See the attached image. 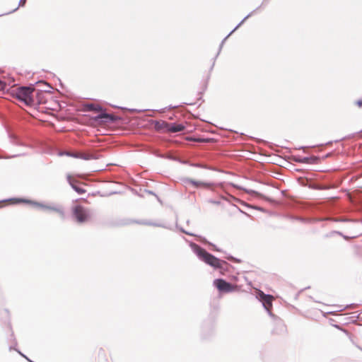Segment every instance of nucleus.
<instances>
[{
  "instance_id": "obj_1",
  "label": "nucleus",
  "mask_w": 362,
  "mask_h": 362,
  "mask_svg": "<svg viewBox=\"0 0 362 362\" xmlns=\"http://www.w3.org/2000/svg\"><path fill=\"white\" fill-rule=\"evenodd\" d=\"M189 245L193 252L197 255L200 261L213 267L214 269H219L221 272L223 270H224L223 265H228V263L226 261L221 260L219 258L215 257L214 255L207 252L200 245L193 242H189Z\"/></svg>"
},
{
  "instance_id": "obj_2",
  "label": "nucleus",
  "mask_w": 362,
  "mask_h": 362,
  "mask_svg": "<svg viewBox=\"0 0 362 362\" xmlns=\"http://www.w3.org/2000/svg\"><path fill=\"white\" fill-rule=\"evenodd\" d=\"M35 90L34 84L29 86H21L16 90L14 95L16 99L24 103L28 106L34 105L35 100L33 95Z\"/></svg>"
},
{
  "instance_id": "obj_3",
  "label": "nucleus",
  "mask_w": 362,
  "mask_h": 362,
  "mask_svg": "<svg viewBox=\"0 0 362 362\" xmlns=\"http://www.w3.org/2000/svg\"><path fill=\"white\" fill-rule=\"evenodd\" d=\"M257 298L262 303V306L267 310L269 315L272 317L274 320H278V322L284 327L282 325L281 320L279 319L276 316H275L271 311L272 308V300L273 296L269 294H266L263 291L259 290L257 293Z\"/></svg>"
},
{
  "instance_id": "obj_4",
  "label": "nucleus",
  "mask_w": 362,
  "mask_h": 362,
  "mask_svg": "<svg viewBox=\"0 0 362 362\" xmlns=\"http://www.w3.org/2000/svg\"><path fill=\"white\" fill-rule=\"evenodd\" d=\"M71 215L72 218L78 223L86 222L90 216L89 210L79 204L72 206Z\"/></svg>"
},
{
  "instance_id": "obj_5",
  "label": "nucleus",
  "mask_w": 362,
  "mask_h": 362,
  "mask_svg": "<svg viewBox=\"0 0 362 362\" xmlns=\"http://www.w3.org/2000/svg\"><path fill=\"white\" fill-rule=\"evenodd\" d=\"M16 201L19 203L20 202L27 203V204H32L35 206L43 209H47V210H50L52 211H55V212L58 213L62 218H64L65 217V213H64L63 207H62V206H48V205L44 204L40 202H37L35 201L26 199H21V198L16 199Z\"/></svg>"
},
{
  "instance_id": "obj_6",
  "label": "nucleus",
  "mask_w": 362,
  "mask_h": 362,
  "mask_svg": "<svg viewBox=\"0 0 362 362\" xmlns=\"http://www.w3.org/2000/svg\"><path fill=\"white\" fill-rule=\"evenodd\" d=\"M119 119L118 116L106 112L105 108L93 117V120L98 124L115 123Z\"/></svg>"
},
{
  "instance_id": "obj_7",
  "label": "nucleus",
  "mask_w": 362,
  "mask_h": 362,
  "mask_svg": "<svg viewBox=\"0 0 362 362\" xmlns=\"http://www.w3.org/2000/svg\"><path fill=\"white\" fill-rule=\"evenodd\" d=\"M213 284L220 293H231L235 291L236 288V286L223 279H215Z\"/></svg>"
},
{
  "instance_id": "obj_8",
  "label": "nucleus",
  "mask_w": 362,
  "mask_h": 362,
  "mask_svg": "<svg viewBox=\"0 0 362 362\" xmlns=\"http://www.w3.org/2000/svg\"><path fill=\"white\" fill-rule=\"evenodd\" d=\"M256 10H253L252 11H251L250 13H249L235 28L233 30H232L229 33L228 35L225 37L223 40L221 41L220 45H219V48H218V51L216 54V55L215 56V57L214 58V62H213V64L211 66V69H212L214 66V64H215V61L216 59V58L218 57V56L219 55L221 49H222V47L223 46V44L225 43L226 40L228 39V37L235 31L236 30L247 18H249L250 17H251L252 16V13L255 11Z\"/></svg>"
},
{
  "instance_id": "obj_9",
  "label": "nucleus",
  "mask_w": 362,
  "mask_h": 362,
  "mask_svg": "<svg viewBox=\"0 0 362 362\" xmlns=\"http://www.w3.org/2000/svg\"><path fill=\"white\" fill-rule=\"evenodd\" d=\"M215 325L214 322L205 321L202 326V337L209 339L214 333Z\"/></svg>"
},
{
  "instance_id": "obj_10",
  "label": "nucleus",
  "mask_w": 362,
  "mask_h": 362,
  "mask_svg": "<svg viewBox=\"0 0 362 362\" xmlns=\"http://www.w3.org/2000/svg\"><path fill=\"white\" fill-rule=\"evenodd\" d=\"M185 127L182 124H179L176 122L168 123L167 132L177 133L182 132L183 130H185Z\"/></svg>"
},
{
  "instance_id": "obj_11",
  "label": "nucleus",
  "mask_w": 362,
  "mask_h": 362,
  "mask_svg": "<svg viewBox=\"0 0 362 362\" xmlns=\"http://www.w3.org/2000/svg\"><path fill=\"white\" fill-rule=\"evenodd\" d=\"M67 181L69 182V185L71 186L72 189L76 192L78 194H83L86 192V190L81 187H79L77 185V181L74 180L71 175H67Z\"/></svg>"
},
{
  "instance_id": "obj_12",
  "label": "nucleus",
  "mask_w": 362,
  "mask_h": 362,
  "mask_svg": "<svg viewBox=\"0 0 362 362\" xmlns=\"http://www.w3.org/2000/svg\"><path fill=\"white\" fill-rule=\"evenodd\" d=\"M183 182L185 183H189L192 185L195 186L196 187H209L212 185V183L211 182H205L202 181H197L191 178H184Z\"/></svg>"
},
{
  "instance_id": "obj_13",
  "label": "nucleus",
  "mask_w": 362,
  "mask_h": 362,
  "mask_svg": "<svg viewBox=\"0 0 362 362\" xmlns=\"http://www.w3.org/2000/svg\"><path fill=\"white\" fill-rule=\"evenodd\" d=\"M168 123L165 121H160V120H153L152 124H153V128L157 132H161L163 131L165 132H167L168 129Z\"/></svg>"
},
{
  "instance_id": "obj_14",
  "label": "nucleus",
  "mask_w": 362,
  "mask_h": 362,
  "mask_svg": "<svg viewBox=\"0 0 362 362\" xmlns=\"http://www.w3.org/2000/svg\"><path fill=\"white\" fill-rule=\"evenodd\" d=\"M77 158H81L85 160L98 159V156L95 153H84V152H77Z\"/></svg>"
},
{
  "instance_id": "obj_15",
  "label": "nucleus",
  "mask_w": 362,
  "mask_h": 362,
  "mask_svg": "<svg viewBox=\"0 0 362 362\" xmlns=\"http://www.w3.org/2000/svg\"><path fill=\"white\" fill-rule=\"evenodd\" d=\"M85 108L88 111H92L95 112H100L101 110H104V107L101 105L95 103H88L85 105Z\"/></svg>"
},
{
  "instance_id": "obj_16",
  "label": "nucleus",
  "mask_w": 362,
  "mask_h": 362,
  "mask_svg": "<svg viewBox=\"0 0 362 362\" xmlns=\"http://www.w3.org/2000/svg\"><path fill=\"white\" fill-rule=\"evenodd\" d=\"M318 158L315 156H310V157H303L298 159H296V161L301 163H306V164H313L317 162Z\"/></svg>"
},
{
  "instance_id": "obj_17",
  "label": "nucleus",
  "mask_w": 362,
  "mask_h": 362,
  "mask_svg": "<svg viewBox=\"0 0 362 362\" xmlns=\"http://www.w3.org/2000/svg\"><path fill=\"white\" fill-rule=\"evenodd\" d=\"M59 156H67L72 158H77V152H70V151H60L59 153Z\"/></svg>"
},
{
  "instance_id": "obj_18",
  "label": "nucleus",
  "mask_w": 362,
  "mask_h": 362,
  "mask_svg": "<svg viewBox=\"0 0 362 362\" xmlns=\"http://www.w3.org/2000/svg\"><path fill=\"white\" fill-rule=\"evenodd\" d=\"M138 223H141V224L148 225V226H157V227H164V226L162 225V224L156 223H153V222H150V221H142V222H138Z\"/></svg>"
},
{
  "instance_id": "obj_19",
  "label": "nucleus",
  "mask_w": 362,
  "mask_h": 362,
  "mask_svg": "<svg viewBox=\"0 0 362 362\" xmlns=\"http://www.w3.org/2000/svg\"><path fill=\"white\" fill-rule=\"evenodd\" d=\"M144 192H145V193H146V194H151V195H153V196H155V197L157 198V199H158V201H160V198L158 197V195H157L154 192H153L152 190H150V189H144Z\"/></svg>"
},
{
  "instance_id": "obj_20",
  "label": "nucleus",
  "mask_w": 362,
  "mask_h": 362,
  "mask_svg": "<svg viewBox=\"0 0 362 362\" xmlns=\"http://www.w3.org/2000/svg\"><path fill=\"white\" fill-rule=\"evenodd\" d=\"M25 3H26V0H20V1H19V3H18V6L17 8H16L15 9H13V10L12 11H11L10 13L15 12L16 11H17V9L18 8V7L25 6Z\"/></svg>"
},
{
  "instance_id": "obj_21",
  "label": "nucleus",
  "mask_w": 362,
  "mask_h": 362,
  "mask_svg": "<svg viewBox=\"0 0 362 362\" xmlns=\"http://www.w3.org/2000/svg\"><path fill=\"white\" fill-rule=\"evenodd\" d=\"M226 258L229 260L233 261V262H237V263L240 262V259H239L236 257H234L232 255H228Z\"/></svg>"
},
{
  "instance_id": "obj_22",
  "label": "nucleus",
  "mask_w": 362,
  "mask_h": 362,
  "mask_svg": "<svg viewBox=\"0 0 362 362\" xmlns=\"http://www.w3.org/2000/svg\"><path fill=\"white\" fill-rule=\"evenodd\" d=\"M247 194H255V195H259V193H258L257 192H256L255 190H253V189H243Z\"/></svg>"
},
{
  "instance_id": "obj_23",
  "label": "nucleus",
  "mask_w": 362,
  "mask_h": 362,
  "mask_svg": "<svg viewBox=\"0 0 362 362\" xmlns=\"http://www.w3.org/2000/svg\"><path fill=\"white\" fill-rule=\"evenodd\" d=\"M10 138H11V140L12 143H13L14 144H18L19 141H18V139H17L16 136H15L14 135L11 134L10 135Z\"/></svg>"
},
{
  "instance_id": "obj_24",
  "label": "nucleus",
  "mask_w": 362,
  "mask_h": 362,
  "mask_svg": "<svg viewBox=\"0 0 362 362\" xmlns=\"http://www.w3.org/2000/svg\"><path fill=\"white\" fill-rule=\"evenodd\" d=\"M334 233L338 234V235H339L342 236L345 240H349V237H348V236H346V235H343V234H342L341 232H339V231H332V232L331 233V234H334Z\"/></svg>"
},
{
  "instance_id": "obj_25",
  "label": "nucleus",
  "mask_w": 362,
  "mask_h": 362,
  "mask_svg": "<svg viewBox=\"0 0 362 362\" xmlns=\"http://www.w3.org/2000/svg\"><path fill=\"white\" fill-rule=\"evenodd\" d=\"M356 307V304L354 303H351L349 305H346L345 307H344L343 308H341L340 310H346V309H348V308H354Z\"/></svg>"
},
{
  "instance_id": "obj_26",
  "label": "nucleus",
  "mask_w": 362,
  "mask_h": 362,
  "mask_svg": "<svg viewBox=\"0 0 362 362\" xmlns=\"http://www.w3.org/2000/svg\"><path fill=\"white\" fill-rule=\"evenodd\" d=\"M180 231L182 232L183 233H185L188 235H190V236H195V235L194 233H189L188 231H186L184 228H180Z\"/></svg>"
},
{
  "instance_id": "obj_27",
  "label": "nucleus",
  "mask_w": 362,
  "mask_h": 362,
  "mask_svg": "<svg viewBox=\"0 0 362 362\" xmlns=\"http://www.w3.org/2000/svg\"><path fill=\"white\" fill-rule=\"evenodd\" d=\"M180 231L182 232L183 233H185L188 235H190V236H195V235L194 233H189L188 231H186L184 228H180Z\"/></svg>"
},
{
  "instance_id": "obj_28",
  "label": "nucleus",
  "mask_w": 362,
  "mask_h": 362,
  "mask_svg": "<svg viewBox=\"0 0 362 362\" xmlns=\"http://www.w3.org/2000/svg\"><path fill=\"white\" fill-rule=\"evenodd\" d=\"M355 105H356L358 107H362V98L355 101Z\"/></svg>"
},
{
  "instance_id": "obj_29",
  "label": "nucleus",
  "mask_w": 362,
  "mask_h": 362,
  "mask_svg": "<svg viewBox=\"0 0 362 362\" xmlns=\"http://www.w3.org/2000/svg\"><path fill=\"white\" fill-rule=\"evenodd\" d=\"M131 112H141L145 111L144 110H137V109H131Z\"/></svg>"
},
{
  "instance_id": "obj_30",
  "label": "nucleus",
  "mask_w": 362,
  "mask_h": 362,
  "mask_svg": "<svg viewBox=\"0 0 362 362\" xmlns=\"http://www.w3.org/2000/svg\"><path fill=\"white\" fill-rule=\"evenodd\" d=\"M296 219L299 220V221H300L302 222H305L306 221L305 218H301V217H298V218H296Z\"/></svg>"
},
{
  "instance_id": "obj_31",
  "label": "nucleus",
  "mask_w": 362,
  "mask_h": 362,
  "mask_svg": "<svg viewBox=\"0 0 362 362\" xmlns=\"http://www.w3.org/2000/svg\"><path fill=\"white\" fill-rule=\"evenodd\" d=\"M209 245H212V246H213V247H214V250H215V251H219V249H218V248L216 247V245H213L212 243H209Z\"/></svg>"
},
{
  "instance_id": "obj_32",
  "label": "nucleus",
  "mask_w": 362,
  "mask_h": 362,
  "mask_svg": "<svg viewBox=\"0 0 362 362\" xmlns=\"http://www.w3.org/2000/svg\"><path fill=\"white\" fill-rule=\"evenodd\" d=\"M209 202L211 203H213V204H220V202H218V201L210 200Z\"/></svg>"
},
{
  "instance_id": "obj_33",
  "label": "nucleus",
  "mask_w": 362,
  "mask_h": 362,
  "mask_svg": "<svg viewBox=\"0 0 362 362\" xmlns=\"http://www.w3.org/2000/svg\"><path fill=\"white\" fill-rule=\"evenodd\" d=\"M337 221H342V222H346V221H349V220L348 219H339V220H336Z\"/></svg>"
},
{
  "instance_id": "obj_34",
  "label": "nucleus",
  "mask_w": 362,
  "mask_h": 362,
  "mask_svg": "<svg viewBox=\"0 0 362 362\" xmlns=\"http://www.w3.org/2000/svg\"><path fill=\"white\" fill-rule=\"evenodd\" d=\"M263 4H262H262H260V6H258L257 8H255V10H256V11L252 13V15H253V14H254V13H255V12H256V11H257L260 7H261V6H262V5H263Z\"/></svg>"
},
{
  "instance_id": "obj_35",
  "label": "nucleus",
  "mask_w": 362,
  "mask_h": 362,
  "mask_svg": "<svg viewBox=\"0 0 362 362\" xmlns=\"http://www.w3.org/2000/svg\"><path fill=\"white\" fill-rule=\"evenodd\" d=\"M4 85V81H2L0 79V88H2Z\"/></svg>"
},
{
  "instance_id": "obj_36",
  "label": "nucleus",
  "mask_w": 362,
  "mask_h": 362,
  "mask_svg": "<svg viewBox=\"0 0 362 362\" xmlns=\"http://www.w3.org/2000/svg\"><path fill=\"white\" fill-rule=\"evenodd\" d=\"M177 106H172V105H170L169 107H168V110H171V109H173L175 107H177Z\"/></svg>"
},
{
  "instance_id": "obj_37",
  "label": "nucleus",
  "mask_w": 362,
  "mask_h": 362,
  "mask_svg": "<svg viewBox=\"0 0 362 362\" xmlns=\"http://www.w3.org/2000/svg\"><path fill=\"white\" fill-rule=\"evenodd\" d=\"M209 139H202L200 140V141H204V142H208Z\"/></svg>"
},
{
  "instance_id": "obj_38",
  "label": "nucleus",
  "mask_w": 362,
  "mask_h": 362,
  "mask_svg": "<svg viewBox=\"0 0 362 362\" xmlns=\"http://www.w3.org/2000/svg\"><path fill=\"white\" fill-rule=\"evenodd\" d=\"M330 155H331V153H329L326 154V156H325V158H328L329 156H330Z\"/></svg>"
},
{
  "instance_id": "obj_39",
  "label": "nucleus",
  "mask_w": 362,
  "mask_h": 362,
  "mask_svg": "<svg viewBox=\"0 0 362 362\" xmlns=\"http://www.w3.org/2000/svg\"><path fill=\"white\" fill-rule=\"evenodd\" d=\"M173 160H180V159H178L177 158H173Z\"/></svg>"
},
{
  "instance_id": "obj_40",
  "label": "nucleus",
  "mask_w": 362,
  "mask_h": 362,
  "mask_svg": "<svg viewBox=\"0 0 362 362\" xmlns=\"http://www.w3.org/2000/svg\"><path fill=\"white\" fill-rule=\"evenodd\" d=\"M136 194H137L138 196L141 197H144V195H142V194H138V193H136Z\"/></svg>"
},
{
  "instance_id": "obj_41",
  "label": "nucleus",
  "mask_w": 362,
  "mask_h": 362,
  "mask_svg": "<svg viewBox=\"0 0 362 362\" xmlns=\"http://www.w3.org/2000/svg\"><path fill=\"white\" fill-rule=\"evenodd\" d=\"M268 0H263L262 4H265Z\"/></svg>"
},
{
  "instance_id": "obj_42",
  "label": "nucleus",
  "mask_w": 362,
  "mask_h": 362,
  "mask_svg": "<svg viewBox=\"0 0 362 362\" xmlns=\"http://www.w3.org/2000/svg\"><path fill=\"white\" fill-rule=\"evenodd\" d=\"M332 143V141H328L326 144H330Z\"/></svg>"
},
{
  "instance_id": "obj_43",
  "label": "nucleus",
  "mask_w": 362,
  "mask_h": 362,
  "mask_svg": "<svg viewBox=\"0 0 362 362\" xmlns=\"http://www.w3.org/2000/svg\"><path fill=\"white\" fill-rule=\"evenodd\" d=\"M267 199L270 201V202L272 201V199H270V198H267Z\"/></svg>"
},
{
  "instance_id": "obj_44",
  "label": "nucleus",
  "mask_w": 362,
  "mask_h": 362,
  "mask_svg": "<svg viewBox=\"0 0 362 362\" xmlns=\"http://www.w3.org/2000/svg\"><path fill=\"white\" fill-rule=\"evenodd\" d=\"M46 85H47L48 87L52 88V87L50 86V85H49V84H46Z\"/></svg>"
},
{
  "instance_id": "obj_45",
  "label": "nucleus",
  "mask_w": 362,
  "mask_h": 362,
  "mask_svg": "<svg viewBox=\"0 0 362 362\" xmlns=\"http://www.w3.org/2000/svg\"><path fill=\"white\" fill-rule=\"evenodd\" d=\"M16 156H12L10 158H15Z\"/></svg>"
}]
</instances>
